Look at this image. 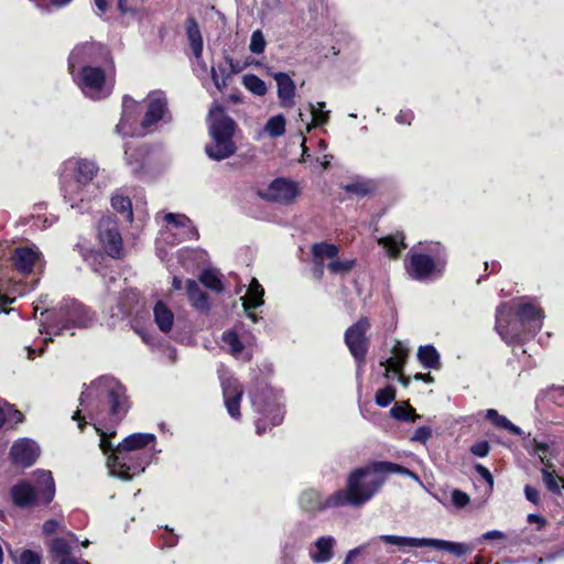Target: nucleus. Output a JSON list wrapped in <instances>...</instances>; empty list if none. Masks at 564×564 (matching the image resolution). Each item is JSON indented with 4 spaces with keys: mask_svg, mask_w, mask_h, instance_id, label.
Wrapping results in <instances>:
<instances>
[{
    "mask_svg": "<svg viewBox=\"0 0 564 564\" xmlns=\"http://www.w3.org/2000/svg\"><path fill=\"white\" fill-rule=\"evenodd\" d=\"M79 404L88 411L89 419L100 436L99 447L105 455H112L116 447L110 438L116 432H106L104 423L118 424L129 409L126 388L113 377H100L82 392Z\"/></svg>",
    "mask_w": 564,
    "mask_h": 564,
    "instance_id": "nucleus-1",
    "label": "nucleus"
},
{
    "mask_svg": "<svg viewBox=\"0 0 564 564\" xmlns=\"http://www.w3.org/2000/svg\"><path fill=\"white\" fill-rule=\"evenodd\" d=\"M42 315H45V321L40 332L55 336L75 327H87L93 321L90 311L75 300H65L58 307L46 310Z\"/></svg>",
    "mask_w": 564,
    "mask_h": 564,
    "instance_id": "nucleus-2",
    "label": "nucleus"
},
{
    "mask_svg": "<svg viewBox=\"0 0 564 564\" xmlns=\"http://www.w3.org/2000/svg\"><path fill=\"white\" fill-rule=\"evenodd\" d=\"M392 473L410 474L404 467L389 462H375L367 467L358 468L348 477L346 494H373L386 481V475Z\"/></svg>",
    "mask_w": 564,
    "mask_h": 564,
    "instance_id": "nucleus-3",
    "label": "nucleus"
},
{
    "mask_svg": "<svg viewBox=\"0 0 564 564\" xmlns=\"http://www.w3.org/2000/svg\"><path fill=\"white\" fill-rule=\"evenodd\" d=\"M209 132L213 142L206 145L205 151L210 159L220 161L235 153L236 147L232 142L235 121L216 107L210 110Z\"/></svg>",
    "mask_w": 564,
    "mask_h": 564,
    "instance_id": "nucleus-4",
    "label": "nucleus"
},
{
    "mask_svg": "<svg viewBox=\"0 0 564 564\" xmlns=\"http://www.w3.org/2000/svg\"><path fill=\"white\" fill-rule=\"evenodd\" d=\"M137 452L122 451L116 447L112 455L107 458L110 475L122 480H130L145 470L153 454H135Z\"/></svg>",
    "mask_w": 564,
    "mask_h": 564,
    "instance_id": "nucleus-5",
    "label": "nucleus"
},
{
    "mask_svg": "<svg viewBox=\"0 0 564 564\" xmlns=\"http://www.w3.org/2000/svg\"><path fill=\"white\" fill-rule=\"evenodd\" d=\"M253 406L262 414L256 422V431L258 435H262L267 431L265 421L270 419L271 425L275 426L282 423L283 414L276 393L270 387H262L251 394Z\"/></svg>",
    "mask_w": 564,
    "mask_h": 564,
    "instance_id": "nucleus-6",
    "label": "nucleus"
},
{
    "mask_svg": "<svg viewBox=\"0 0 564 564\" xmlns=\"http://www.w3.org/2000/svg\"><path fill=\"white\" fill-rule=\"evenodd\" d=\"M522 446L530 455L538 456L543 464L542 479L546 488L551 491H557L560 485L564 488V479L555 473L554 465L551 463V458L554 456L551 446L545 442L530 437V435L522 438Z\"/></svg>",
    "mask_w": 564,
    "mask_h": 564,
    "instance_id": "nucleus-7",
    "label": "nucleus"
},
{
    "mask_svg": "<svg viewBox=\"0 0 564 564\" xmlns=\"http://www.w3.org/2000/svg\"><path fill=\"white\" fill-rule=\"evenodd\" d=\"M446 261L437 257L436 259L429 254L411 251L405 260V271L417 281H429L440 278L445 270Z\"/></svg>",
    "mask_w": 564,
    "mask_h": 564,
    "instance_id": "nucleus-8",
    "label": "nucleus"
},
{
    "mask_svg": "<svg viewBox=\"0 0 564 564\" xmlns=\"http://www.w3.org/2000/svg\"><path fill=\"white\" fill-rule=\"evenodd\" d=\"M370 327V319L368 317H360L345 332V344L355 358L359 369L366 362V355L370 344V338L367 336V333Z\"/></svg>",
    "mask_w": 564,
    "mask_h": 564,
    "instance_id": "nucleus-9",
    "label": "nucleus"
},
{
    "mask_svg": "<svg viewBox=\"0 0 564 564\" xmlns=\"http://www.w3.org/2000/svg\"><path fill=\"white\" fill-rule=\"evenodd\" d=\"M371 496H302L300 506L310 513H316L328 508L350 506L359 508L365 505Z\"/></svg>",
    "mask_w": 564,
    "mask_h": 564,
    "instance_id": "nucleus-10",
    "label": "nucleus"
},
{
    "mask_svg": "<svg viewBox=\"0 0 564 564\" xmlns=\"http://www.w3.org/2000/svg\"><path fill=\"white\" fill-rule=\"evenodd\" d=\"M77 83L83 93L93 99H101L109 94L105 91V72L100 67L83 66Z\"/></svg>",
    "mask_w": 564,
    "mask_h": 564,
    "instance_id": "nucleus-11",
    "label": "nucleus"
},
{
    "mask_svg": "<svg viewBox=\"0 0 564 564\" xmlns=\"http://www.w3.org/2000/svg\"><path fill=\"white\" fill-rule=\"evenodd\" d=\"M55 481L50 470L36 469L30 479L17 484L10 494H55Z\"/></svg>",
    "mask_w": 564,
    "mask_h": 564,
    "instance_id": "nucleus-12",
    "label": "nucleus"
},
{
    "mask_svg": "<svg viewBox=\"0 0 564 564\" xmlns=\"http://www.w3.org/2000/svg\"><path fill=\"white\" fill-rule=\"evenodd\" d=\"M99 240L107 252L113 259L122 256V238L117 223L110 218H101L98 225Z\"/></svg>",
    "mask_w": 564,
    "mask_h": 564,
    "instance_id": "nucleus-13",
    "label": "nucleus"
},
{
    "mask_svg": "<svg viewBox=\"0 0 564 564\" xmlns=\"http://www.w3.org/2000/svg\"><path fill=\"white\" fill-rule=\"evenodd\" d=\"M107 56V50L98 43H84L77 45L68 57V69L73 74L76 66L98 63Z\"/></svg>",
    "mask_w": 564,
    "mask_h": 564,
    "instance_id": "nucleus-14",
    "label": "nucleus"
},
{
    "mask_svg": "<svg viewBox=\"0 0 564 564\" xmlns=\"http://www.w3.org/2000/svg\"><path fill=\"white\" fill-rule=\"evenodd\" d=\"M148 106L141 127L144 131H150L160 121L169 116L167 99L163 91H152L149 94Z\"/></svg>",
    "mask_w": 564,
    "mask_h": 564,
    "instance_id": "nucleus-15",
    "label": "nucleus"
},
{
    "mask_svg": "<svg viewBox=\"0 0 564 564\" xmlns=\"http://www.w3.org/2000/svg\"><path fill=\"white\" fill-rule=\"evenodd\" d=\"M11 261L15 270L22 274L42 271L44 267L43 256L37 248H17L12 253Z\"/></svg>",
    "mask_w": 564,
    "mask_h": 564,
    "instance_id": "nucleus-16",
    "label": "nucleus"
},
{
    "mask_svg": "<svg viewBox=\"0 0 564 564\" xmlns=\"http://www.w3.org/2000/svg\"><path fill=\"white\" fill-rule=\"evenodd\" d=\"M97 171L98 167L91 161L84 159H69L64 162L62 173L73 177L86 187L95 188L91 181L97 174Z\"/></svg>",
    "mask_w": 564,
    "mask_h": 564,
    "instance_id": "nucleus-17",
    "label": "nucleus"
},
{
    "mask_svg": "<svg viewBox=\"0 0 564 564\" xmlns=\"http://www.w3.org/2000/svg\"><path fill=\"white\" fill-rule=\"evenodd\" d=\"M61 186L65 200L68 202L73 208L77 207L79 203L89 199L90 194L96 189L86 187L84 184L64 173L61 175Z\"/></svg>",
    "mask_w": 564,
    "mask_h": 564,
    "instance_id": "nucleus-18",
    "label": "nucleus"
},
{
    "mask_svg": "<svg viewBox=\"0 0 564 564\" xmlns=\"http://www.w3.org/2000/svg\"><path fill=\"white\" fill-rule=\"evenodd\" d=\"M299 189L294 182L285 178H276L269 185L263 197L271 202L290 204L295 199Z\"/></svg>",
    "mask_w": 564,
    "mask_h": 564,
    "instance_id": "nucleus-19",
    "label": "nucleus"
},
{
    "mask_svg": "<svg viewBox=\"0 0 564 564\" xmlns=\"http://www.w3.org/2000/svg\"><path fill=\"white\" fill-rule=\"evenodd\" d=\"M10 456L12 462L22 467H30L33 465L40 456V447L31 440L17 441L11 449Z\"/></svg>",
    "mask_w": 564,
    "mask_h": 564,
    "instance_id": "nucleus-20",
    "label": "nucleus"
},
{
    "mask_svg": "<svg viewBox=\"0 0 564 564\" xmlns=\"http://www.w3.org/2000/svg\"><path fill=\"white\" fill-rule=\"evenodd\" d=\"M223 394L226 409L229 415L239 420L241 417L240 413V402L243 394V389L236 379H227L223 381Z\"/></svg>",
    "mask_w": 564,
    "mask_h": 564,
    "instance_id": "nucleus-21",
    "label": "nucleus"
},
{
    "mask_svg": "<svg viewBox=\"0 0 564 564\" xmlns=\"http://www.w3.org/2000/svg\"><path fill=\"white\" fill-rule=\"evenodd\" d=\"M155 436L150 433H135L126 437L117 448L128 452H137L135 454H153V445Z\"/></svg>",
    "mask_w": 564,
    "mask_h": 564,
    "instance_id": "nucleus-22",
    "label": "nucleus"
},
{
    "mask_svg": "<svg viewBox=\"0 0 564 564\" xmlns=\"http://www.w3.org/2000/svg\"><path fill=\"white\" fill-rule=\"evenodd\" d=\"M517 315L523 326H528L529 330L535 333L542 327L543 312L534 303L530 301L522 302L518 305Z\"/></svg>",
    "mask_w": 564,
    "mask_h": 564,
    "instance_id": "nucleus-23",
    "label": "nucleus"
},
{
    "mask_svg": "<svg viewBox=\"0 0 564 564\" xmlns=\"http://www.w3.org/2000/svg\"><path fill=\"white\" fill-rule=\"evenodd\" d=\"M263 295L264 290L262 285L256 278H252L247 294L241 299L242 306L247 316L253 322H258V315L252 312L253 308H257L263 304Z\"/></svg>",
    "mask_w": 564,
    "mask_h": 564,
    "instance_id": "nucleus-24",
    "label": "nucleus"
},
{
    "mask_svg": "<svg viewBox=\"0 0 564 564\" xmlns=\"http://www.w3.org/2000/svg\"><path fill=\"white\" fill-rule=\"evenodd\" d=\"M336 540L330 535L318 538L310 549V558L314 563H326L334 556Z\"/></svg>",
    "mask_w": 564,
    "mask_h": 564,
    "instance_id": "nucleus-25",
    "label": "nucleus"
},
{
    "mask_svg": "<svg viewBox=\"0 0 564 564\" xmlns=\"http://www.w3.org/2000/svg\"><path fill=\"white\" fill-rule=\"evenodd\" d=\"M273 78L278 85V97L284 108H292L295 104V84L286 73H275Z\"/></svg>",
    "mask_w": 564,
    "mask_h": 564,
    "instance_id": "nucleus-26",
    "label": "nucleus"
},
{
    "mask_svg": "<svg viewBox=\"0 0 564 564\" xmlns=\"http://www.w3.org/2000/svg\"><path fill=\"white\" fill-rule=\"evenodd\" d=\"M185 30L195 59L197 63H200L203 59V37L199 26L194 18L186 19Z\"/></svg>",
    "mask_w": 564,
    "mask_h": 564,
    "instance_id": "nucleus-27",
    "label": "nucleus"
},
{
    "mask_svg": "<svg viewBox=\"0 0 564 564\" xmlns=\"http://www.w3.org/2000/svg\"><path fill=\"white\" fill-rule=\"evenodd\" d=\"M509 316L508 304H501L496 311V330L501 338L511 344L518 339V334L509 328Z\"/></svg>",
    "mask_w": 564,
    "mask_h": 564,
    "instance_id": "nucleus-28",
    "label": "nucleus"
},
{
    "mask_svg": "<svg viewBox=\"0 0 564 564\" xmlns=\"http://www.w3.org/2000/svg\"><path fill=\"white\" fill-rule=\"evenodd\" d=\"M409 349L402 341H397L392 348V356L386 361L381 362V366L386 367V376L389 371L400 373L405 365Z\"/></svg>",
    "mask_w": 564,
    "mask_h": 564,
    "instance_id": "nucleus-29",
    "label": "nucleus"
},
{
    "mask_svg": "<svg viewBox=\"0 0 564 564\" xmlns=\"http://www.w3.org/2000/svg\"><path fill=\"white\" fill-rule=\"evenodd\" d=\"M154 322L162 333H169L174 325L173 311L162 301H158L153 307Z\"/></svg>",
    "mask_w": 564,
    "mask_h": 564,
    "instance_id": "nucleus-30",
    "label": "nucleus"
},
{
    "mask_svg": "<svg viewBox=\"0 0 564 564\" xmlns=\"http://www.w3.org/2000/svg\"><path fill=\"white\" fill-rule=\"evenodd\" d=\"M186 290L191 304L200 312L209 310V301L207 294L198 286L194 280L186 281Z\"/></svg>",
    "mask_w": 564,
    "mask_h": 564,
    "instance_id": "nucleus-31",
    "label": "nucleus"
},
{
    "mask_svg": "<svg viewBox=\"0 0 564 564\" xmlns=\"http://www.w3.org/2000/svg\"><path fill=\"white\" fill-rule=\"evenodd\" d=\"M378 243L386 249L388 256L391 258H397L406 247L404 243L403 232H395L393 235L382 237L378 240Z\"/></svg>",
    "mask_w": 564,
    "mask_h": 564,
    "instance_id": "nucleus-32",
    "label": "nucleus"
},
{
    "mask_svg": "<svg viewBox=\"0 0 564 564\" xmlns=\"http://www.w3.org/2000/svg\"><path fill=\"white\" fill-rule=\"evenodd\" d=\"M427 546L447 551L456 556H462L471 550L470 546L465 543L451 542L441 539H427Z\"/></svg>",
    "mask_w": 564,
    "mask_h": 564,
    "instance_id": "nucleus-33",
    "label": "nucleus"
},
{
    "mask_svg": "<svg viewBox=\"0 0 564 564\" xmlns=\"http://www.w3.org/2000/svg\"><path fill=\"white\" fill-rule=\"evenodd\" d=\"M486 419H488L496 427L503 429L514 435H523V431L509 421L505 415L498 413L495 409H488L486 411Z\"/></svg>",
    "mask_w": 564,
    "mask_h": 564,
    "instance_id": "nucleus-34",
    "label": "nucleus"
},
{
    "mask_svg": "<svg viewBox=\"0 0 564 564\" xmlns=\"http://www.w3.org/2000/svg\"><path fill=\"white\" fill-rule=\"evenodd\" d=\"M417 358L425 368L438 369L441 367L440 354L431 346H421L417 351Z\"/></svg>",
    "mask_w": 564,
    "mask_h": 564,
    "instance_id": "nucleus-35",
    "label": "nucleus"
},
{
    "mask_svg": "<svg viewBox=\"0 0 564 564\" xmlns=\"http://www.w3.org/2000/svg\"><path fill=\"white\" fill-rule=\"evenodd\" d=\"M164 220L166 221L167 226L162 235H169L171 238H175V234H177V231L181 230V228L184 226H188L191 219L183 214L167 213L164 216Z\"/></svg>",
    "mask_w": 564,
    "mask_h": 564,
    "instance_id": "nucleus-36",
    "label": "nucleus"
},
{
    "mask_svg": "<svg viewBox=\"0 0 564 564\" xmlns=\"http://www.w3.org/2000/svg\"><path fill=\"white\" fill-rule=\"evenodd\" d=\"M77 538L75 534H69V539L65 538H55L53 539L48 546L51 552L59 558V561L64 557H70V543L76 542Z\"/></svg>",
    "mask_w": 564,
    "mask_h": 564,
    "instance_id": "nucleus-37",
    "label": "nucleus"
},
{
    "mask_svg": "<svg viewBox=\"0 0 564 564\" xmlns=\"http://www.w3.org/2000/svg\"><path fill=\"white\" fill-rule=\"evenodd\" d=\"M379 539L388 544H393L400 547H423L427 546V538L416 539L398 535H380Z\"/></svg>",
    "mask_w": 564,
    "mask_h": 564,
    "instance_id": "nucleus-38",
    "label": "nucleus"
},
{
    "mask_svg": "<svg viewBox=\"0 0 564 564\" xmlns=\"http://www.w3.org/2000/svg\"><path fill=\"white\" fill-rule=\"evenodd\" d=\"M242 85L256 96L262 97L267 94L268 87L264 80L253 74H246L242 77Z\"/></svg>",
    "mask_w": 564,
    "mask_h": 564,
    "instance_id": "nucleus-39",
    "label": "nucleus"
},
{
    "mask_svg": "<svg viewBox=\"0 0 564 564\" xmlns=\"http://www.w3.org/2000/svg\"><path fill=\"white\" fill-rule=\"evenodd\" d=\"M137 108V102L129 96L123 98V110L120 122L116 126V131L118 134H127L128 132L124 130L126 124L132 119V112Z\"/></svg>",
    "mask_w": 564,
    "mask_h": 564,
    "instance_id": "nucleus-40",
    "label": "nucleus"
},
{
    "mask_svg": "<svg viewBox=\"0 0 564 564\" xmlns=\"http://www.w3.org/2000/svg\"><path fill=\"white\" fill-rule=\"evenodd\" d=\"M338 248L333 243H315L312 247V253L314 259L323 261L325 258L335 259L338 256Z\"/></svg>",
    "mask_w": 564,
    "mask_h": 564,
    "instance_id": "nucleus-41",
    "label": "nucleus"
},
{
    "mask_svg": "<svg viewBox=\"0 0 564 564\" xmlns=\"http://www.w3.org/2000/svg\"><path fill=\"white\" fill-rule=\"evenodd\" d=\"M438 501L449 511L455 512L469 505V496H438Z\"/></svg>",
    "mask_w": 564,
    "mask_h": 564,
    "instance_id": "nucleus-42",
    "label": "nucleus"
},
{
    "mask_svg": "<svg viewBox=\"0 0 564 564\" xmlns=\"http://www.w3.org/2000/svg\"><path fill=\"white\" fill-rule=\"evenodd\" d=\"M199 234L197 228L193 225V221L189 220L188 226H184L181 228V230L177 231V234H175V238L170 239V237H165L164 239L167 242L175 245L185 240H197Z\"/></svg>",
    "mask_w": 564,
    "mask_h": 564,
    "instance_id": "nucleus-43",
    "label": "nucleus"
},
{
    "mask_svg": "<svg viewBox=\"0 0 564 564\" xmlns=\"http://www.w3.org/2000/svg\"><path fill=\"white\" fill-rule=\"evenodd\" d=\"M111 206L115 210L124 215L128 221H132L133 213H132V204L129 197L115 195L111 198Z\"/></svg>",
    "mask_w": 564,
    "mask_h": 564,
    "instance_id": "nucleus-44",
    "label": "nucleus"
},
{
    "mask_svg": "<svg viewBox=\"0 0 564 564\" xmlns=\"http://www.w3.org/2000/svg\"><path fill=\"white\" fill-rule=\"evenodd\" d=\"M264 131L272 138L283 135L285 132V118L282 115L271 117L264 126Z\"/></svg>",
    "mask_w": 564,
    "mask_h": 564,
    "instance_id": "nucleus-45",
    "label": "nucleus"
},
{
    "mask_svg": "<svg viewBox=\"0 0 564 564\" xmlns=\"http://www.w3.org/2000/svg\"><path fill=\"white\" fill-rule=\"evenodd\" d=\"M85 261H87L91 267H95L96 263H99L101 260H104V256L98 252L90 249L88 246L84 243H76L74 248ZM94 270L97 271V268H94Z\"/></svg>",
    "mask_w": 564,
    "mask_h": 564,
    "instance_id": "nucleus-46",
    "label": "nucleus"
},
{
    "mask_svg": "<svg viewBox=\"0 0 564 564\" xmlns=\"http://www.w3.org/2000/svg\"><path fill=\"white\" fill-rule=\"evenodd\" d=\"M138 302V292L135 290H127L120 297L118 303L119 312L122 315H129L133 305Z\"/></svg>",
    "mask_w": 564,
    "mask_h": 564,
    "instance_id": "nucleus-47",
    "label": "nucleus"
},
{
    "mask_svg": "<svg viewBox=\"0 0 564 564\" xmlns=\"http://www.w3.org/2000/svg\"><path fill=\"white\" fill-rule=\"evenodd\" d=\"M199 281L208 289L215 292L223 291V283L217 272L213 270H205L200 276Z\"/></svg>",
    "mask_w": 564,
    "mask_h": 564,
    "instance_id": "nucleus-48",
    "label": "nucleus"
},
{
    "mask_svg": "<svg viewBox=\"0 0 564 564\" xmlns=\"http://www.w3.org/2000/svg\"><path fill=\"white\" fill-rule=\"evenodd\" d=\"M390 413L392 417L399 420V421H414L416 417L415 411L412 406L409 404H395L391 410Z\"/></svg>",
    "mask_w": 564,
    "mask_h": 564,
    "instance_id": "nucleus-49",
    "label": "nucleus"
},
{
    "mask_svg": "<svg viewBox=\"0 0 564 564\" xmlns=\"http://www.w3.org/2000/svg\"><path fill=\"white\" fill-rule=\"evenodd\" d=\"M223 341L229 347L234 356H239L243 350V344L235 332H226L223 335Z\"/></svg>",
    "mask_w": 564,
    "mask_h": 564,
    "instance_id": "nucleus-50",
    "label": "nucleus"
},
{
    "mask_svg": "<svg viewBox=\"0 0 564 564\" xmlns=\"http://www.w3.org/2000/svg\"><path fill=\"white\" fill-rule=\"evenodd\" d=\"M41 496H12V502L15 507L21 509H33L41 505Z\"/></svg>",
    "mask_w": 564,
    "mask_h": 564,
    "instance_id": "nucleus-51",
    "label": "nucleus"
},
{
    "mask_svg": "<svg viewBox=\"0 0 564 564\" xmlns=\"http://www.w3.org/2000/svg\"><path fill=\"white\" fill-rule=\"evenodd\" d=\"M395 399V389L388 386L376 393V403L380 406H388Z\"/></svg>",
    "mask_w": 564,
    "mask_h": 564,
    "instance_id": "nucleus-52",
    "label": "nucleus"
},
{
    "mask_svg": "<svg viewBox=\"0 0 564 564\" xmlns=\"http://www.w3.org/2000/svg\"><path fill=\"white\" fill-rule=\"evenodd\" d=\"M267 42L261 30H256L251 34L249 50L254 54L264 52Z\"/></svg>",
    "mask_w": 564,
    "mask_h": 564,
    "instance_id": "nucleus-53",
    "label": "nucleus"
},
{
    "mask_svg": "<svg viewBox=\"0 0 564 564\" xmlns=\"http://www.w3.org/2000/svg\"><path fill=\"white\" fill-rule=\"evenodd\" d=\"M354 260H333L327 268L332 273H347L354 268Z\"/></svg>",
    "mask_w": 564,
    "mask_h": 564,
    "instance_id": "nucleus-54",
    "label": "nucleus"
},
{
    "mask_svg": "<svg viewBox=\"0 0 564 564\" xmlns=\"http://www.w3.org/2000/svg\"><path fill=\"white\" fill-rule=\"evenodd\" d=\"M318 108L314 105H310L311 113L315 126L324 124L328 120V111H324L325 102H318Z\"/></svg>",
    "mask_w": 564,
    "mask_h": 564,
    "instance_id": "nucleus-55",
    "label": "nucleus"
},
{
    "mask_svg": "<svg viewBox=\"0 0 564 564\" xmlns=\"http://www.w3.org/2000/svg\"><path fill=\"white\" fill-rule=\"evenodd\" d=\"M345 189L348 193L365 196L370 192V186L367 183H352L346 185Z\"/></svg>",
    "mask_w": 564,
    "mask_h": 564,
    "instance_id": "nucleus-56",
    "label": "nucleus"
},
{
    "mask_svg": "<svg viewBox=\"0 0 564 564\" xmlns=\"http://www.w3.org/2000/svg\"><path fill=\"white\" fill-rule=\"evenodd\" d=\"M20 564H41V555L31 550H25L20 555Z\"/></svg>",
    "mask_w": 564,
    "mask_h": 564,
    "instance_id": "nucleus-57",
    "label": "nucleus"
},
{
    "mask_svg": "<svg viewBox=\"0 0 564 564\" xmlns=\"http://www.w3.org/2000/svg\"><path fill=\"white\" fill-rule=\"evenodd\" d=\"M490 445L487 441H479L470 447V453L478 457H485L489 454Z\"/></svg>",
    "mask_w": 564,
    "mask_h": 564,
    "instance_id": "nucleus-58",
    "label": "nucleus"
},
{
    "mask_svg": "<svg viewBox=\"0 0 564 564\" xmlns=\"http://www.w3.org/2000/svg\"><path fill=\"white\" fill-rule=\"evenodd\" d=\"M432 436V430L429 426H421L415 430L412 436L413 441L425 443Z\"/></svg>",
    "mask_w": 564,
    "mask_h": 564,
    "instance_id": "nucleus-59",
    "label": "nucleus"
},
{
    "mask_svg": "<svg viewBox=\"0 0 564 564\" xmlns=\"http://www.w3.org/2000/svg\"><path fill=\"white\" fill-rule=\"evenodd\" d=\"M549 398L560 405H564V387L552 388Z\"/></svg>",
    "mask_w": 564,
    "mask_h": 564,
    "instance_id": "nucleus-60",
    "label": "nucleus"
},
{
    "mask_svg": "<svg viewBox=\"0 0 564 564\" xmlns=\"http://www.w3.org/2000/svg\"><path fill=\"white\" fill-rule=\"evenodd\" d=\"M6 410H7V417H8V422H14V423H20L23 421V414L13 409L11 405L9 404H6Z\"/></svg>",
    "mask_w": 564,
    "mask_h": 564,
    "instance_id": "nucleus-61",
    "label": "nucleus"
},
{
    "mask_svg": "<svg viewBox=\"0 0 564 564\" xmlns=\"http://www.w3.org/2000/svg\"><path fill=\"white\" fill-rule=\"evenodd\" d=\"M476 470L481 476L484 480L489 485V489H492L494 486V478L491 473L482 465H477Z\"/></svg>",
    "mask_w": 564,
    "mask_h": 564,
    "instance_id": "nucleus-62",
    "label": "nucleus"
},
{
    "mask_svg": "<svg viewBox=\"0 0 564 564\" xmlns=\"http://www.w3.org/2000/svg\"><path fill=\"white\" fill-rule=\"evenodd\" d=\"M366 550V545H360L356 549H352L350 550L347 555H346V558L344 560V563L343 564H351L352 561L360 554H362Z\"/></svg>",
    "mask_w": 564,
    "mask_h": 564,
    "instance_id": "nucleus-63",
    "label": "nucleus"
},
{
    "mask_svg": "<svg viewBox=\"0 0 564 564\" xmlns=\"http://www.w3.org/2000/svg\"><path fill=\"white\" fill-rule=\"evenodd\" d=\"M59 528H62V523L56 520H47L43 524V532L46 534H53L55 533Z\"/></svg>",
    "mask_w": 564,
    "mask_h": 564,
    "instance_id": "nucleus-64",
    "label": "nucleus"
}]
</instances>
